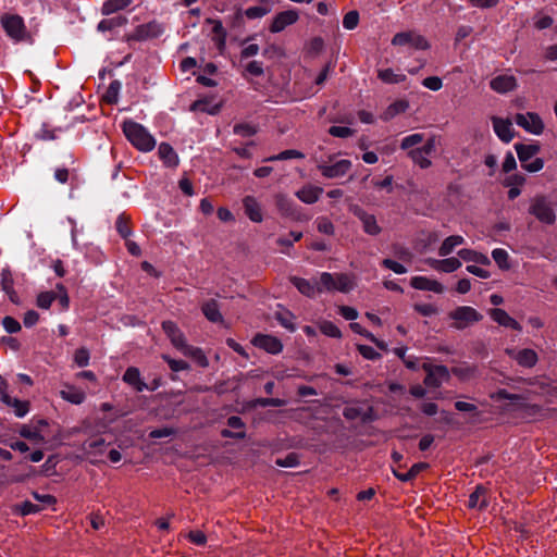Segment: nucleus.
<instances>
[{"mask_svg": "<svg viewBox=\"0 0 557 557\" xmlns=\"http://www.w3.org/2000/svg\"><path fill=\"white\" fill-rule=\"evenodd\" d=\"M0 24L7 36L14 42H34L33 35L28 32L22 16L4 13L0 16Z\"/></svg>", "mask_w": 557, "mask_h": 557, "instance_id": "obj_1", "label": "nucleus"}, {"mask_svg": "<svg viewBox=\"0 0 557 557\" xmlns=\"http://www.w3.org/2000/svg\"><path fill=\"white\" fill-rule=\"evenodd\" d=\"M321 289L323 292L349 293L356 286V277L347 273L323 272L320 275Z\"/></svg>", "mask_w": 557, "mask_h": 557, "instance_id": "obj_2", "label": "nucleus"}, {"mask_svg": "<svg viewBox=\"0 0 557 557\" xmlns=\"http://www.w3.org/2000/svg\"><path fill=\"white\" fill-rule=\"evenodd\" d=\"M515 149L521 166L530 172L535 173L544 168V160L542 158H534L541 150L537 144H516Z\"/></svg>", "mask_w": 557, "mask_h": 557, "instance_id": "obj_3", "label": "nucleus"}, {"mask_svg": "<svg viewBox=\"0 0 557 557\" xmlns=\"http://www.w3.org/2000/svg\"><path fill=\"white\" fill-rule=\"evenodd\" d=\"M529 212L543 224L552 225L556 221L555 205L543 195L532 198Z\"/></svg>", "mask_w": 557, "mask_h": 557, "instance_id": "obj_4", "label": "nucleus"}, {"mask_svg": "<svg viewBox=\"0 0 557 557\" xmlns=\"http://www.w3.org/2000/svg\"><path fill=\"white\" fill-rule=\"evenodd\" d=\"M393 46H408L416 50H426L430 44L426 38L414 30L397 33L392 39Z\"/></svg>", "mask_w": 557, "mask_h": 557, "instance_id": "obj_5", "label": "nucleus"}, {"mask_svg": "<svg viewBox=\"0 0 557 557\" xmlns=\"http://www.w3.org/2000/svg\"><path fill=\"white\" fill-rule=\"evenodd\" d=\"M421 367L426 373L423 382L428 387H440L449 379V370L445 366H434L425 361Z\"/></svg>", "mask_w": 557, "mask_h": 557, "instance_id": "obj_6", "label": "nucleus"}, {"mask_svg": "<svg viewBox=\"0 0 557 557\" xmlns=\"http://www.w3.org/2000/svg\"><path fill=\"white\" fill-rule=\"evenodd\" d=\"M515 122L527 133L541 135L544 132V122L535 112L518 113L515 116Z\"/></svg>", "mask_w": 557, "mask_h": 557, "instance_id": "obj_7", "label": "nucleus"}, {"mask_svg": "<svg viewBox=\"0 0 557 557\" xmlns=\"http://www.w3.org/2000/svg\"><path fill=\"white\" fill-rule=\"evenodd\" d=\"M449 317L456 321L459 329L466 327L468 324L478 322L482 315L472 307L461 306L449 313Z\"/></svg>", "mask_w": 557, "mask_h": 557, "instance_id": "obj_8", "label": "nucleus"}, {"mask_svg": "<svg viewBox=\"0 0 557 557\" xmlns=\"http://www.w3.org/2000/svg\"><path fill=\"white\" fill-rule=\"evenodd\" d=\"M435 150V139L430 138L422 147L409 151V157L421 169H428L432 162L430 160L431 153Z\"/></svg>", "mask_w": 557, "mask_h": 557, "instance_id": "obj_9", "label": "nucleus"}, {"mask_svg": "<svg viewBox=\"0 0 557 557\" xmlns=\"http://www.w3.org/2000/svg\"><path fill=\"white\" fill-rule=\"evenodd\" d=\"M351 169V162L347 159H342L333 164L319 163L318 170L325 178H338L346 175Z\"/></svg>", "mask_w": 557, "mask_h": 557, "instance_id": "obj_10", "label": "nucleus"}, {"mask_svg": "<svg viewBox=\"0 0 557 557\" xmlns=\"http://www.w3.org/2000/svg\"><path fill=\"white\" fill-rule=\"evenodd\" d=\"M299 18V14L296 10H286L277 13L269 27V30L273 34L283 32L287 26L295 24Z\"/></svg>", "mask_w": 557, "mask_h": 557, "instance_id": "obj_11", "label": "nucleus"}, {"mask_svg": "<svg viewBox=\"0 0 557 557\" xmlns=\"http://www.w3.org/2000/svg\"><path fill=\"white\" fill-rule=\"evenodd\" d=\"M106 447L107 443L104 438L96 436L86 440L82 445V450L87 458L95 463L99 461V457L103 455Z\"/></svg>", "mask_w": 557, "mask_h": 557, "instance_id": "obj_12", "label": "nucleus"}, {"mask_svg": "<svg viewBox=\"0 0 557 557\" xmlns=\"http://www.w3.org/2000/svg\"><path fill=\"white\" fill-rule=\"evenodd\" d=\"M506 354L513 359L520 367L532 368L536 364L539 357L535 350L524 348L516 350L513 348H507Z\"/></svg>", "mask_w": 557, "mask_h": 557, "instance_id": "obj_13", "label": "nucleus"}, {"mask_svg": "<svg viewBox=\"0 0 557 557\" xmlns=\"http://www.w3.org/2000/svg\"><path fill=\"white\" fill-rule=\"evenodd\" d=\"M251 343L253 346L272 355L280 354L283 349V344L281 341L272 335L257 334L252 338Z\"/></svg>", "mask_w": 557, "mask_h": 557, "instance_id": "obj_14", "label": "nucleus"}, {"mask_svg": "<svg viewBox=\"0 0 557 557\" xmlns=\"http://www.w3.org/2000/svg\"><path fill=\"white\" fill-rule=\"evenodd\" d=\"M493 129L497 137L504 143H510L515 137L512 123L509 119H502L497 116L492 117Z\"/></svg>", "mask_w": 557, "mask_h": 557, "instance_id": "obj_15", "label": "nucleus"}, {"mask_svg": "<svg viewBox=\"0 0 557 557\" xmlns=\"http://www.w3.org/2000/svg\"><path fill=\"white\" fill-rule=\"evenodd\" d=\"M410 285L414 289L433 292L435 294H442L445 290V287L441 282L420 275L412 276L410 280Z\"/></svg>", "mask_w": 557, "mask_h": 557, "instance_id": "obj_16", "label": "nucleus"}, {"mask_svg": "<svg viewBox=\"0 0 557 557\" xmlns=\"http://www.w3.org/2000/svg\"><path fill=\"white\" fill-rule=\"evenodd\" d=\"M0 285L2 290L8 295L11 302L20 305L21 299L14 289V278L9 268H3L0 273Z\"/></svg>", "mask_w": 557, "mask_h": 557, "instance_id": "obj_17", "label": "nucleus"}, {"mask_svg": "<svg viewBox=\"0 0 557 557\" xmlns=\"http://www.w3.org/2000/svg\"><path fill=\"white\" fill-rule=\"evenodd\" d=\"M162 329L170 338L172 345L180 351L187 345L184 334L174 322L164 321L162 323Z\"/></svg>", "mask_w": 557, "mask_h": 557, "instance_id": "obj_18", "label": "nucleus"}, {"mask_svg": "<svg viewBox=\"0 0 557 557\" xmlns=\"http://www.w3.org/2000/svg\"><path fill=\"white\" fill-rule=\"evenodd\" d=\"M292 283L302 295L307 297H314L317 294L323 293L320 280L313 283L302 277H293Z\"/></svg>", "mask_w": 557, "mask_h": 557, "instance_id": "obj_19", "label": "nucleus"}, {"mask_svg": "<svg viewBox=\"0 0 557 557\" xmlns=\"http://www.w3.org/2000/svg\"><path fill=\"white\" fill-rule=\"evenodd\" d=\"M262 5H255L246 9L244 12L242 10H237L236 16L242 17L244 14L249 20L261 18L268 13L272 11V1L271 0H260Z\"/></svg>", "mask_w": 557, "mask_h": 557, "instance_id": "obj_20", "label": "nucleus"}, {"mask_svg": "<svg viewBox=\"0 0 557 557\" xmlns=\"http://www.w3.org/2000/svg\"><path fill=\"white\" fill-rule=\"evenodd\" d=\"M491 88L496 92L505 94L516 88L517 82L512 75H499L490 83Z\"/></svg>", "mask_w": 557, "mask_h": 557, "instance_id": "obj_21", "label": "nucleus"}, {"mask_svg": "<svg viewBox=\"0 0 557 557\" xmlns=\"http://www.w3.org/2000/svg\"><path fill=\"white\" fill-rule=\"evenodd\" d=\"M245 213L252 222H261L263 219L261 207L257 199L252 196H246L243 199Z\"/></svg>", "mask_w": 557, "mask_h": 557, "instance_id": "obj_22", "label": "nucleus"}, {"mask_svg": "<svg viewBox=\"0 0 557 557\" xmlns=\"http://www.w3.org/2000/svg\"><path fill=\"white\" fill-rule=\"evenodd\" d=\"M322 193V187L306 185L296 193V197L307 205H312L319 200Z\"/></svg>", "mask_w": 557, "mask_h": 557, "instance_id": "obj_23", "label": "nucleus"}, {"mask_svg": "<svg viewBox=\"0 0 557 557\" xmlns=\"http://www.w3.org/2000/svg\"><path fill=\"white\" fill-rule=\"evenodd\" d=\"M490 317L497 322L499 325L511 327L513 330L520 331V324L511 318L505 310L495 308L490 310Z\"/></svg>", "mask_w": 557, "mask_h": 557, "instance_id": "obj_24", "label": "nucleus"}, {"mask_svg": "<svg viewBox=\"0 0 557 557\" xmlns=\"http://www.w3.org/2000/svg\"><path fill=\"white\" fill-rule=\"evenodd\" d=\"M158 154L165 166L176 168L178 165V156L171 145L166 143L160 144L158 148Z\"/></svg>", "mask_w": 557, "mask_h": 557, "instance_id": "obj_25", "label": "nucleus"}, {"mask_svg": "<svg viewBox=\"0 0 557 557\" xmlns=\"http://www.w3.org/2000/svg\"><path fill=\"white\" fill-rule=\"evenodd\" d=\"M60 396L62 397V399L74 405H79L84 403L86 398L84 391L70 384L64 385V388L60 391Z\"/></svg>", "mask_w": 557, "mask_h": 557, "instance_id": "obj_26", "label": "nucleus"}, {"mask_svg": "<svg viewBox=\"0 0 557 557\" xmlns=\"http://www.w3.org/2000/svg\"><path fill=\"white\" fill-rule=\"evenodd\" d=\"M122 131L126 139L136 149H139V124L133 120H124L122 123Z\"/></svg>", "mask_w": 557, "mask_h": 557, "instance_id": "obj_27", "label": "nucleus"}, {"mask_svg": "<svg viewBox=\"0 0 557 557\" xmlns=\"http://www.w3.org/2000/svg\"><path fill=\"white\" fill-rule=\"evenodd\" d=\"M220 110V104L213 101V98L206 97L198 99L190 104V111L193 112H206L209 114H215Z\"/></svg>", "mask_w": 557, "mask_h": 557, "instance_id": "obj_28", "label": "nucleus"}, {"mask_svg": "<svg viewBox=\"0 0 557 557\" xmlns=\"http://www.w3.org/2000/svg\"><path fill=\"white\" fill-rule=\"evenodd\" d=\"M227 425L232 429L240 430L239 432H232L227 429L222 430L221 435L223 437H231V438H244L245 432L243 431L245 424L243 420L237 416H232L227 419Z\"/></svg>", "mask_w": 557, "mask_h": 557, "instance_id": "obj_29", "label": "nucleus"}, {"mask_svg": "<svg viewBox=\"0 0 557 557\" xmlns=\"http://www.w3.org/2000/svg\"><path fill=\"white\" fill-rule=\"evenodd\" d=\"M488 505L486 497V490L483 486H478L473 493L470 494L468 506L473 509H483Z\"/></svg>", "mask_w": 557, "mask_h": 557, "instance_id": "obj_30", "label": "nucleus"}, {"mask_svg": "<svg viewBox=\"0 0 557 557\" xmlns=\"http://www.w3.org/2000/svg\"><path fill=\"white\" fill-rule=\"evenodd\" d=\"M458 256L467 262H475L483 265H488L491 263L486 255L473 249H460L458 251Z\"/></svg>", "mask_w": 557, "mask_h": 557, "instance_id": "obj_31", "label": "nucleus"}, {"mask_svg": "<svg viewBox=\"0 0 557 557\" xmlns=\"http://www.w3.org/2000/svg\"><path fill=\"white\" fill-rule=\"evenodd\" d=\"M181 352L184 356L191 358L198 366H200L202 368H206V367L209 366L208 358L206 357V355L202 351V349H200L198 347L186 345L181 350Z\"/></svg>", "mask_w": 557, "mask_h": 557, "instance_id": "obj_32", "label": "nucleus"}, {"mask_svg": "<svg viewBox=\"0 0 557 557\" xmlns=\"http://www.w3.org/2000/svg\"><path fill=\"white\" fill-rule=\"evenodd\" d=\"M465 242L463 237L460 235H451L444 239L442 245L438 248V255L441 257H446L450 255L454 249L460 245H462Z\"/></svg>", "mask_w": 557, "mask_h": 557, "instance_id": "obj_33", "label": "nucleus"}, {"mask_svg": "<svg viewBox=\"0 0 557 557\" xmlns=\"http://www.w3.org/2000/svg\"><path fill=\"white\" fill-rule=\"evenodd\" d=\"M359 219L362 222L363 231L369 235H377L381 232V227L379 226L376 219L373 214L366 213L360 211L358 213Z\"/></svg>", "mask_w": 557, "mask_h": 557, "instance_id": "obj_34", "label": "nucleus"}, {"mask_svg": "<svg viewBox=\"0 0 557 557\" xmlns=\"http://www.w3.org/2000/svg\"><path fill=\"white\" fill-rule=\"evenodd\" d=\"M133 0H106L101 8V13L103 15L113 14L120 10L127 8Z\"/></svg>", "mask_w": 557, "mask_h": 557, "instance_id": "obj_35", "label": "nucleus"}, {"mask_svg": "<svg viewBox=\"0 0 557 557\" xmlns=\"http://www.w3.org/2000/svg\"><path fill=\"white\" fill-rule=\"evenodd\" d=\"M377 77L385 84H398L406 81L405 74L395 73L392 69L380 70Z\"/></svg>", "mask_w": 557, "mask_h": 557, "instance_id": "obj_36", "label": "nucleus"}, {"mask_svg": "<svg viewBox=\"0 0 557 557\" xmlns=\"http://www.w3.org/2000/svg\"><path fill=\"white\" fill-rule=\"evenodd\" d=\"M202 312L205 317L211 322H221L222 314L220 312L218 302L215 300H210L202 306Z\"/></svg>", "mask_w": 557, "mask_h": 557, "instance_id": "obj_37", "label": "nucleus"}, {"mask_svg": "<svg viewBox=\"0 0 557 557\" xmlns=\"http://www.w3.org/2000/svg\"><path fill=\"white\" fill-rule=\"evenodd\" d=\"M275 203L278 211L285 216L294 215V202L285 195L278 194L275 196Z\"/></svg>", "mask_w": 557, "mask_h": 557, "instance_id": "obj_38", "label": "nucleus"}, {"mask_svg": "<svg viewBox=\"0 0 557 557\" xmlns=\"http://www.w3.org/2000/svg\"><path fill=\"white\" fill-rule=\"evenodd\" d=\"M409 104L405 100H397L391 106L387 107L382 117L387 121L393 119L395 115L399 113H404L408 109Z\"/></svg>", "mask_w": 557, "mask_h": 557, "instance_id": "obj_39", "label": "nucleus"}, {"mask_svg": "<svg viewBox=\"0 0 557 557\" xmlns=\"http://www.w3.org/2000/svg\"><path fill=\"white\" fill-rule=\"evenodd\" d=\"M8 407L13 408V411L16 417L23 418L29 411V403L27 400H20L17 398L11 397L10 401L4 404Z\"/></svg>", "mask_w": 557, "mask_h": 557, "instance_id": "obj_40", "label": "nucleus"}, {"mask_svg": "<svg viewBox=\"0 0 557 557\" xmlns=\"http://www.w3.org/2000/svg\"><path fill=\"white\" fill-rule=\"evenodd\" d=\"M163 33V27L157 22L141 25V40L147 38H157Z\"/></svg>", "mask_w": 557, "mask_h": 557, "instance_id": "obj_41", "label": "nucleus"}, {"mask_svg": "<svg viewBox=\"0 0 557 557\" xmlns=\"http://www.w3.org/2000/svg\"><path fill=\"white\" fill-rule=\"evenodd\" d=\"M42 508L38 505L33 504L32 502H23L22 504H17L13 507V511L20 513L21 516H27L32 513L39 512Z\"/></svg>", "mask_w": 557, "mask_h": 557, "instance_id": "obj_42", "label": "nucleus"}, {"mask_svg": "<svg viewBox=\"0 0 557 557\" xmlns=\"http://www.w3.org/2000/svg\"><path fill=\"white\" fill-rule=\"evenodd\" d=\"M319 329H320L321 333L324 334L325 336L333 337V338L342 337L341 330L337 327V325L335 323H333L331 321H322L319 324Z\"/></svg>", "mask_w": 557, "mask_h": 557, "instance_id": "obj_43", "label": "nucleus"}, {"mask_svg": "<svg viewBox=\"0 0 557 557\" xmlns=\"http://www.w3.org/2000/svg\"><path fill=\"white\" fill-rule=\"evenodd\" d=\"M492 257L500 269H503V270L509 269V267H510L509 262H508L509 256L505 249H503V248L494 249L492 251Z\"/></svg>", "mask_w": 557, "mask_h": 557, "instance_id": "obj_44", "label": "nucleus"}, {"mask_svg": "<svg viewBox=\"0 0 557 557\" xmlns=\"http://www.w3.org/2000/svg\"><path fill=\"white\" fill-rule=\"evenodd\" d=\"M55 299V292H42L37 296L36 305L41 309H49Z\"/></svg>", "mask_w": 557, "mask_h": 557, "instance_id": "obj_45", "label": "nucleus"}, {"mask_svg": "<svg viewBox=\"0 0 557 557\" xmlns=\"http://www.w3.org/2000/svg\"><path fill=\"white\" fill-rule=\"evenodd\" d=\"M125 18L122 16L113 17V18H107L99 22L97 28L99 32H107L111 30L117 26H121L125 23Z\"/></svg>", "mask_w": 557, "mask_h": 557, "instance_id": "obj_46", "label": "nucleus"}, {"mask_svg": "<svg viewBox=\"0 0 557 557\" xmlns=\"http://www.w3.org/2000/svg\"><path fill=\"white\" fill-rule=\"evenodd\" d=\"M123 381L139 391V370L135 367L128 368L123 375Z\"/></svg>", "mask_w": 557, "mask_h": 557, "instance_id": "obj_47", "label": "nucleus"}, {"mask_svg": "<svg viewBox=\"0 0 557 557\" xmlns=\"http://www.w3.org/2000/svg\"><path fill=\"white\" fill-rule=\"evenodd\" d=\"M461 267V261L458 258L450 257L442 259L441 272L453 273Z\"/></svg>", "mask_w": 557, "mask_h": 557, "instance_id": "obj_48", "label": "nucleus"}, {"mask_svg": "<svg viewBox=\"0 0 557 557\" xmlns=\"http://www.w3.org/2000/svg\"><path fill=\"white\" fill-rule=\"evenodd\" d=\"M451 372L454 375L459 377L460 380H469L471 379L475 373V368L470 366H458L451 369Z\"/></svg>", "mask_w": 557, "mask_h": 557, "instance_id": "obj_49", "label": "nucleus"}, {"mask_svg": "<svg viewBox=\"0 0 557 557\" xmlns=\"http://www.w3.org/2000/svg\"><path fill=\"white\" fill-rule=\"evenodd\" d=\"M305 154L295 149L284 150L276 156H272L267 159V161H275V160H288V159H302Z\"/></svg>", "mask_w": 557, "mask_h": 557, "instance_id": "obj_50", "label": "nucleus"}, {"mask_svg": "<svg viewBox=\"0 0 557 557\" xmlns=\"http://www.w3.org/2000/svg\"><path fill=\"white\" fill-rule=\"evenodd\" d=\"M20 435L24 438L35 441V442H42L44 436L40 434V432L37 429H32L28 425H23L20 429Z\"/></svg>", "mask_w": 557, "mask_h": 557, "instance_id": "obj_51", "label": "nucleus"}, {"mask_svg": "<svg viewBox=\"0 0 557 557\" xmlns=\"http://www.w3.org/2000/svg\"><path fill=\"white\" fill-rule=\"evenodd\" d=\"M349 326L352 330V332L360 334V335L364 336L366 338L370 339L371 342L375 343L377 345V347L384 348V345L382 343H380L374 337V335L371 334L370 332H368L360 323L351 322Z\"/></svg>", "mask_w": 557, "mask_h": 557, "instance_id": "obj_52", "label": "nucleus"}, {"mask_svg": "<svg viewBox=\"0 0 557 557\" xmlns=\"http://www.w3.org/2000/svg\"><path fill=\"white\" fill-rule=\"evenodd\" d=\"M343 414L348 420L361 418L362 421H367L369 419L368 414L363 413L362 410L356 406L346 407Z\"/></svg>", "mask_w": 557, "mask_h": 557, "instance_id": "obj_53", "label": "nucleus"}, {"mask_svg": "<svg viewBox=\"0 0 557 557\" xmlns=\"http://www.w3.org/2000/svg\"><path fill=\"white\" fill-rule=\"evenodd\" d=\"M115 227L119 234L125 239H127V237L132 234L129 222L124 215H120L117 218Z\"/></svg>", "mask_w": 557, "mask_h": 557, "instance_id": "obj_54", "label": "nucleus"}, {"mask_svg": "<svg viewBox=\"0 0 557 557\" xmlns=\"http://www.w3.org/2000/svg\"><path fill=\"white\" fill-rule=\"evenodd\" d=\"M429 467L425 462H418L412 465V467L405 472V475H403V482H408L413 480L422 470L426 469Z\"/></svg>", "mask_w": 557, "mask_h": 557, "instance_id": "obj_55", "label": "nucleus"}, {"mask_svg": "<svg viewBox=\"0 0 557 557\" xmlns=\"http://www.w3.org/2000/svg\"><path fill=\"white\" fill-rule=\"evenodd\" d=\"M186 537L190 543L197 546H205L207 543V535L200 530L189 531Z\"/></svg>", "mask_w": 557, "mask_h": 557, "instance_id": "obj_56", "label": "nucleus"}, {"mask_svg": "<svg viewBox=\"0 0 557 557\" xmlns=\"http://www.w3.org/2000/svg\"><path fill=\"white\" fill-rule=\"evenodd\" d=\"M358 23H359V14L357 11H349L348 13H346L344 15V18H343L344 28L351 30L357 27Z\"/></svg>", "mask_w": 557, "mask_h": 557, "instance_id": "obj_57", "label": "nucleus"}, {"mask_svg": "<svg viewBox=\"0 0 557 557\" xmlns=\"http://www.w3.org/2000/svg\"><path fill=\"white\" fill-rule=\"evenodd\" d=\"M90 355L88 349L82 347L78 348L74 354V362L78 367H87L89 363Z\"/></svg>", "mask_w": 557, "mask_h": 557, "instance_id": "obj_58", "label": "nucleus"}, {"mask_svg": "<svg viewBox=\"0 0 557 557\" xmlns=\"http://www.w3.org/2000/svg\"><path fill=\"white\" fill-rule=\"evenodd\" d=\"M156 146L154 138L141 126V152L151 151Z\"/></svg>", "mask_w": 557, "mask_h": 557, "instance_id": "obj_59", "label": "nucleus"}, {"mask_svg": "<svg viewBox=\"0 0 557 557\" xmlns=\"http://www.w3.org/2000/svg\"><path fill=\"white\" fill-rule=\"evenodd\" d=\"M119 89H120V83L117 81L112 82L103 96L106 101L109 103L116 102Z\"/></svg>", "mask_w": 557, "mask_h": 557, "instance_id": "obj_60", "label": "nucleus"}, {"mask_svg": "<svg viewBox=\"0 0 557 557\" xmlns=\"http://www.w3.org/2000/svg\"><path fill=\"white\" fill-rule=\"evenodd\" d=\"M2 326L10 334L17 333L18 331H21L20 322L10 315L3 318Z\"/></svg>", "mask_w": 557, "mask_h": 557, "instance_id": "obj_61", "label": "nucleus"}, {"mask_svg": "<svg viewBox=\"0 0 557 557\" xmlns=\"http://www.w3.org/2000/svg\"><path fill=\"white\" fill-rule=\"evenodd\" d=\"M422 140H423L422 134H419V133L411 134V135L403 138L400 147H401V149H409V148L422 143Z\"/></svg>", "mask_w": 557, "mask_h": 557, "instance_id": "obj_62", "label": "nucleus"}, {"mask_svg": "<svg viewBox=\"0 0 557 557\" xmlns=\"http://www.w3.org/2000/svg\"><path fill=\"white\" fill-rule=\"evenodd\" d=\"M163 359L166 361L173 372H180L189 369L188 363L184 360H176L165 355L163 356Z\"/></svg>", "mask_w": 557, "mask_h": 557, "instance_id": "obj_63", "label": "nucleus"}, {"mask_svg": "<svg viewBox=\"0 0 557 557\" xmlns=\"http://www.w3.org/2000/svg\"><path fill=\"white\" fill-rule=\"evenodd\" d=\"M357 349L359 354L368 360H375L379 359L381 356L380 354L371 346L368 345H357Z\"/></svg>", "mask_w": 557, "mask_h": 557, "instance_id": "obj_64", "label": "nucleus"}]
</instances>
